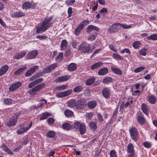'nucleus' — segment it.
<instances>
[{"instance_id":"obj_2","label":"nucleus","mask_w":157,"mask_h":157,"mask_svg":"<svg viewBox=\"0 0 157 157\" xmlns=\"http://www.w3.org/2000/svg\"><path fill=\"white\" fill-rule=\"evenodd\" d=\"M53 18L50 17L45 19L39 25L36 29V32L38 33L45 32L51 26L52 23L51 21Z\"/></svg>"},{"instance_id":"obj_12","label":"nucleus","mask_w":157,"mask_h":157,"mask_svg":"<svg viewBox=\"0 0 157 157\" xmlns=\"http://www.w3.org/2000/svg\"><path fill=\"white\" fill-rule=\"evenodd\" d=\"M70 78L71 76L69 75L60 76L56 78L55 80V82H61L67 81Z\"/></svg>"},{"instance_id":"obj_1","label":"nucleus","mask_w":157,"mask_h":157,"mask_svg":"<svg viewBox=\"0 0 157 157\" xmlns=\"http://www.w3.org/2000/svg\"><path fill=\"white\" fill-rule=\"evenodd\" d=\"M53 18L50 17L45 19L39 25L36 29V32L38 33L45 32L51 26L52 23L51 21Z\"/></svg>"},{"instance_id":"obj_13","label":"nucleus","mask_w":157,"mask_h":157,"mask_svg":"<svg viewBox=\"0 0 157 157\" xmlns=\"http://www.w3.org/2000/svg\"><path fill=\"white\" fill-rule=\"evenodd\" d=\"M22 84V83L21 82L14 83L10 86L9 90L11 91H13L19 88L21 86Z\"/></svg>"},{"instance_id":"obj_60","label":"nucleus","mask_w":157,"mask_h":157,"mask_svg":"<svg viewBox=\"0 0 157 157\" xmlns=\"http://www.w3.org/2000/svg\"><path fill=\"white\" fill-rule=\"evenodd\" d=\"M93 114L94 113H87L86 114V116L87 118L90 119L92 118Z\"/></svg>"},{"instance_id":"obj_19","label":"nucleus","mask_w":157,"mask_h":157,"mask_svg":"<svg viewBox=\"0 0 157 157\" xmlns=\"http://www.w3.org/2000/svg\"><path fill=\"white\" fill-rule=\"evenodd\" d=\"M9 66L5 65L2 67L0 69V76L3 75L8 71L9 69Z\"/></svg>"},{"instance_id":"obj_10","label":"nucleus","mask_w":157,"mask_h":157,"mask_svg":"<svg viewBox=\"0 0 157 157\" xmlns=\"http://www.w3.org/2000/svg\"><path fill=\"white\" fill-rule=\"evenodd\" d=\"M86 105L85 100L84 99H80L76 102V107L79 109L84 108Z\"/></svg>"},{"instance_id":"obj_56","label":"nucleus","mask_w":157,"mask_h":157,"mask_svg":"<svg viewBox=\"0 0 157 157\" xmlns=\"http://www.w3.org/2000/svg\"><path fill=\"white\" fill-rule=\"evenodd\" d=\"M75 2V0H67L65 1V4L68 6L71 5Z\"/></svg>"},{"instance_id":"obj_25","label":"nucleus","mask_w":157,"mask_h":157,"mask_svg":"<svg viewBox=\"0 0 157 157\" xmlns=\"http://www.w3.org/2000/svg\"><path fill=\"white\" fill-rule=\"evenodd\" d=\"M127 152L128 153H135L134 146L132 144H129L127 146Z\"/></svg>"},{"instance_id":"obj_49","label":"nucleus","mask_w":157,"mask_h":157,"mask_svg":"<svg viewBox=\"0 0 157 157\" xmlns=\"http://www.w3.org/2000/svg\"><path fill=\"white\" fill-rule=\"evenodd\" d=\"M63 57V54L62 52L60 53L56 58V60L59 61H61Z\"/></svg>"},{"instance_id":"obj_23","label":"nucleus","mask_w":157,"mask_h":157,"mask_svg":"<svg viewBox=\"0 0 157 157\" xmlns=\"http://www.w3.org/2000/svg\"><path fill=\"white\" fill-rule=\"evenodd\" d=\"M108 71V68L106 67L101 69L98 72V74L99 75H103L106 74Z\"/></svg>"},{"instance_id":"obj_38","label":"nucleus","mask_w":157,"mask_h":157,"mask_svg":"<svg viewBox=\"0 0 157 157\" xmlns=\"http://www.w3.org/2000/svg\"><path fill=\"white\" fill-rule=\"evenodd\" d=\"M89 126L92 130H95L97 128V125L94 122H91L89 124Z\"/></svg>"},{"instance_id":"obj_11","label":"nucleus","mask_w":157,"mask_h":157,"mask_svg":"<svg viewBox=\"0 0 157 157\" xmlns=\"http://www.w3.org/2000/svg\"><path fill=\"white\" fill-rule=\"evenodd\" d=\"M57 64L56 63H53L51 65L44 68L43 71V73H48L55 69L57 67Z\"/></svg>"},{"instance_id":"obj_45","label":"nucleus","mask_w":157,"mask_h":157,"mask_svg":"<svg viewBox=\"0 0 157 157\" xmlns=\"http://www.w3.org/2000/svg\"><path fill=\"white\" fill-rule=\"evenodd\" d=\"M134 101L132 100L127 101L125 104V106L126 107H131V105L134 104Z\"/></svg>"},{"instance_id":"obj_62","label":"nucleus","mask_w":157,"mask_h":157,"mask_svg":"<svg viewBox=\"0 0 157 157\" xmlns=\"http://www.w3.org/2000/svg\"><path fill=\"white\" fill-rule=\"evenodd\" d=\"M144 146L147 148L150 147L152 145L151 143L148 142H145L144 143Z\"/></svg>"},{"instance_id":"obj_18","label":"nucleus","mask_w":157,"mask_h":157,"mask_svg":"<svg viewBox=\"0 0 157 157\" xmlns=\"http://www.w3.org/2000/svg\"><path fill=\"white\" fill-rule=\"evenodd\" d=\"M25 15L24 12L20 11H18L16 12H14L11 14V16L13 17H23Z\"/></svg>"},{"instance_id":"obj_57","label":"nucleus","mask_w":157,"mask_h":157,"mask_svg":"<svg viewBox=\"0 0 157 157\" xmlns=\"http://www.w3.org/2000/svg\"><path fill=\"white\" fill-rule=\"evenodd\" d=\"M89 21L88 20H86L80 23L84 27H85V25H87L89 24Z\"/></svg>"},{"instance_id":"obj_55","label":"nucleus","mask_w":157,"mask_h":157,"mask_svg":"<svg viewBox=\"0 0 157 157\" xmlns=\"http://www.w3.org/2000/svg\"><path fill=\"white\" fill-rule=\"evenodd\" d=\"M146 49L145 48H143L140 51V54L143 56H145L146 54Z\"/></svg>"},{"instance_id":"obj_6","label":"nucleus","mask_w":157,"mask_h":157,"mask_svg":"<svg viewBox=\"0 0 157 157\" xmlns=\"http://www.w3.org/2000/svg\"><path fill=\"white\" fill-rule=\"evenodd\" d=\"M18 115L15 114L8 121L6 122V124L8 126H12L16 124L18 119Z\"/></svg>"},{"instance_id":"obj_44","label":"nucleus","mask_w":157,"mask_h":157,"mask_svg":"<svg viewBox=\"0 0 157 157\" xmlns=\"http://www.w3.org/2000/svg\"><path fill=\"white\" fill-rule=\"evenodd\" d=\"M113 57L115 59H118L119 60H123V57L120 56V55L117 53H113Z\"/></svg>"},{"instance_id":"obj_21","label":"nucleus","mask_w":157,"mask_h":157,"mask_svg":"<svg viewBox=\"0 0 157 157\" xmlns=\"http://www.w3.org/2000/svg\"><path fill=\"white\" fill-rule=\"evenodd\" d=\"M83 28L84 27L83 26L80 24L75 30V35L77 36H78L80 34V32Z\"/></svg>"},{"instance_id":"obj_5","label":"nucleus","mask_w":157,"mask_h":157,"mask_svg":"<svg viewBox=\"0 0 157 157\" xmlns=\"http://www.w3.org/2000/svg\"><path fill=\"white\" fill-rule=\"evenodd\" d=\"M32 124L33 122L31 121L28 126L25 127V126L24 125H20V129L17 130V133L18 134H21L28 131L32 126Z\"/></svg>"},{"instance_id":"obj_14","label":"nucleus","mask_w":157,"mask_h":157,"mask_svg":"<svg viewBox=\"0 0 157 157\" xmlns=\"http://www.w3.org/2000/svg\"><path fill=\"white\" fill-rule=\"evenodd\" d=\"M102 93L103 96L105 98H109L110 96V90L108 87H106L103 88L102 90Z\"/></svg>"},{"instance_id":"obj_58","label":"nucleus","mask_w":157,"mask_h":157,"mask_svg":"<svg viewBox=\"0 0 157 157\" xmlns=\"http://www.w3.org/2000/svg\"><path fill=\"white\" fill-rule=\"evenodd\" d=\"M81 124H80L77 121L74 123L73 126L75 129H78L79 128Z\"/></svg>"},{"instance_id":"obj_3","label":"nucleus","mask_w":157,"mask_h":157,"mask_svg":"<svg viewBox=\"0 0 157 157\" xmlns=\"http://www.w3.org/2000/svg\"><path fill=\"white\" fill-rule=\"evenodd\" d=\"M131 27V25H128L125 24H120L119 23L113 24L109 29V31L110 33H116L118 31L119 29L122 27L124 29H129Z\"/></svg>"},{"instance_id":"obj_63","label":"nucleus","mask_w":157,"mask_h":157,"mask_svg":"<svg viewBox=\"0 0 157 157\" xmlns=\"http://www.w3.org/2000/svg\"><path fill=\"white\" fill-rule=\"evenodd\" d=\"M33 73V72L31 71L30 69L28 70V71L25 73V76L26 77H28L31 75Z\"/></svg>"},{"instance_id":"obj_33","label":"nucleus","mask_w":157,"mask_h":157,"mask_svg":"<svg viewBox=\"0 0 157 157\" xmlns=\"http://www.w3.org/2000/svg\"><path fill=\"white\" fill-rule=\"evenodd\" d=\"M113 81V78L111 77H107L104 78L102 82L105 84H109L112 82Z\"/></svg>"},{"instance_id":"obj_53","label":"nucleus","mask_w":157,"mask_h":157,"mask_svg":"<svg viewBox=\"0 0 157 157\" xmlns=\"http://www.w3.org/2000/svg\"><path fill=\"white\" fill-rule=\"evenodd\" d=\"M110 157H117V155L116 151L114 150H111L109 153Z\"/></svg>"},{"instance_id":"obj_51","label":"nucleus","mask_w":157,"mask_h":157,"mask_svg":"<svg viewBox=\"0 0 157 157\" xmlns=\"http://www.w3.org/2000/svg\"><path fill=\"white\" fill-rule=\"evenodd\" d=\"M55 120L52 118L49 117L47 120V122L49 125H52L55 122Z\"/></svg>"},{"instance_id":"obj_54","label":"nucleus","mask_w":157,"mask_h":157,"mask_svg":"<svg viewBox=\"0 0 157 157\" xmlns=\"http://www.w3.org/2000/svg\"><path fill=\"white\" fill-rule=\"evenodd\" d=\"M140 44V43L139 41H136L133 43L132 45L135 49H137L139 47Z\"/></svg>"},{"instance_id":"obj_27","label":"nucleus","mask_w":157,"mask_h":157,"mask_svg":"<svg viewBox=\"0 0 157 157\" xmlns=\"http://www.w3.org/2000/svg\"><path fill=\"white\" fill-rule=\"evenodd\" d=\"M111 69L114 73L117 75H121L122 74V71L118 68L112 67Z\"/></svg>"},{"instance_id":"obj_61","label":"nucleus","mask_w":157,"mask_h":157,"mask_svg":"<svg viewBox=\"0 0 157 157\" xmlns=\"http://www.w3.org/2000/svg\"><path fill=\"white\" fill-rule=\"evenodd\" d=\"M121 53L124 54L125 52L126 53H128L129 54L130 53V52L128 48H125L122 50L121 51Z\"/></svg>"},{"instance_id":"obj_17","label":"nucleus","mask_w":157,"mask_h":157,"mask_svg":"<svg viewBox=\"0 0 157 157\" xmlns=\"http://www.w3.org/2000/svg\"><path fill=\"white\" fill-rule=\"evenodd\" d=\"M26 54V52L25 51H22L19 52L13 56V58L15 59H19L22 58Z\"/></svg>"},{"instance_id":"obj_35","label":"nucleus","mask_w":157,"mask_h":157,"mask_svg":"<svg viewBox=\"0 0 157 157\" xmlns=\"http://www.w3.org/2000/svg\"><path fill=\"white\" fill-rule=\"evenodd\" d=\"M137 119L139 123L141 124H144L145 121L144 118L141 114L138 115Z\"/></svg>"},{"instance_id":"obj_30","label":"nucleus","mask_w":157,"mask_h":157,"mask_svg":"<svg viewBox=\"0 0 157 157\" xmlns=\"http://www.w3.org/2000/svg\"><path fill=\"white\" fill-rule=\"evenodd\" d=\"M67 47V42L65 40H63L61 43V50H65Z\"/></svg>"},{"instance_id":"obj_40","label":"nucleus","mask_w":157,"mask_h":157,"mask_svg":"<svg viewBox=\"0 0 157 157\" xmlns=\"http://www.w3.org/2000/svg\"><path fill=\"white\" fill-rule=\"evenodd\" d=\"M56 135V132L53 131H50L48 132L46 136L49 138H53Z\"/></svg>"},{"instance_id":"obj_8","label":"nucleus","mask_w":157,"mask_h":157,"mask_svg":"<svg viewBox=\"0 0 157 157\" xmlns=\"http://www.w3.org/2000/svg\"><path fill=\"white\" fill-rule=\"evenodd\" d=\"M36 5L32 2H25L22 5V8L23 10H28L35 7Z\"/></svg>"},{"instance_id":"obj_52","label":"nucleus","mask_w":157,"mask_h":157,"mask_svg":"<svg viewBox=\"0 0 157 157\" xmlns=\"http://www.w3.org/2000/svg\"><path fill=\"white\" fill-rule=\"evenodd\" d=\"M145 69V67L143 66L137 68L135 69L134 70V72L135 73H138L140 72Z\"/></svg>"},{"instance_id":"obj_26","label":"nucleus","mask_w":157,"mask_h":157,"mask_svg":"<svg viewBox=\"0 0 157 157\" xmlns=\"http://www.w3.org/2000/svg\"><path fill=\"white\" fill-rule=\"evenodd\" d=\"M141 109L143 112L146 115L148 113V107L145 104L143 103L141 106Z\"/></svg>"},{"instance_id":"obj_46","label":"nucleus","mask_w":157,"mask_h":157,"mask_svg":"<svg viewBox=\"0 0 157 157\" xmlns=\"http://www.w3.org/2000/svg\"><path fill=\"white\" fill-rule=\"evenodd\" d=\"M83 88L80 86H77L74 89L73 91L75 92H78L81 91Z\"/></svg>"},{"instance_id":"obj_48","label":"nucleus","mask_w":157,"mask_h":157,"mask_svg":"<svg viewBox=\"0 0 157 157\" xmlns=\"http://www.w3.org/2000/svg\"><path fill=\"white\" fill-rule=\"evenodd\" d=\"M4 103L6 105H10L12 103V100L10 98H6L4 100Z\"/></svg>"},{"instance_id":"obj_36","label":"nucleus","mask_w":157,"mask_h":157,"mask_svg":"<svg viewBox=\"0 0 157 157\" xmlns=\"http://www.w3.org/2000/svg\"><path fill=\"white\" fill-rule=\"evenodd\" d=\"M65 116L68 117H71L73 116V112L69 109H67L64 112Z\"/></svg>"},{"instance_id":"obj_28","label":"nucleus","mask_w":157,"mask_h":157,"mask_svg":"<svg viewBox=\"0 0 157 157\" xmlns=\"http://www.w3.org/2000/svg\"><path fill=\"white\" fill-rule=\"evenodd\" d=\"M68 106L71 108H73L75 106H76V102L74 99H71L67 102Z\"/></svg>"},{"instance_id":"obj_37","label":"nucleus","mask_w":157,"mask_h":157,"mask_svg":"<svg viewBox=\"0 0 157 157\" xmlns=\"http://www.w3.org/2000/svg\"><path fill=\"white\" fill-rule=\"evenodd\" d=\"M67 87V85H63L59 86L56 87L55 88V90H63L66 89Z\"/></svg>"},{"instance_id":"obj_34","label":"nucleus","mask_w":157,"mask_h":157,"mask_svg":"<svg viewBox=\"0 0 157 157\" xmlns=\"http://www.w3.org/2000/svg\"><path fill=\"white\" fill-rule=\"evenodd\" d=\"M26 68V66H25L22 68H19L14 72V74L16 75H19L22 73Z\"/></svg>"},{"instance_id":"obj_7","label":"nucleus","mask_w":157,"mask_h":157,"mask_svg":"<svg viewBox=\"0 0 157 157\" xmlns=\"http://www.w3.org/2000/svg\"><path fill=\"white\" fill-rule=\"evenodd\" d=\"M90 49V46L88 44H82L78 48V50H81L84 53H89Z\"/></svg>"},{"instance_id":"obj_42","label":"nucleus","mask_w":157,"mask_h":157,"mask_svg":"<svg viewBox=\"0 0 157 157\" xmlns=\"http://www.w3.org/2000/svg\"><path fill=\"white\" fill-rule=\"evenodd\" d=\"M97 33H96L94 34H90L88 37V40L91 41H93L95 39Z\"/></svg>"},{"instance_id":"obj_31","label":"nucleus","mask_w":157,"mask_h":157,"mask_svg":"<svg viewBox=\"0 0 157 157\" xmlns=\"http://www.w3.org/2000/svg\"><path fill=\"white\" fill-rule=\"evenodd\" d=\"M102 65V63L100 62H98L93 64L91 67V69L94 70L101 67Z\"/></svg>"},{"instance_id":"obj_22","label":"nucleus","mask_w":157,"mask_h":157,"mask_svg":"<svg viewBox=\"0 0 157 157\" xmlns=\"http://www.w3.org/2000/svg\"><path fill=\"white\" fill-rule=\"evenodd\" d=\"M147 99L148 101L151 104H154L155 103L156 99L155 96L154 95H151L147 96Z\"/></svg>"},{"instance_id":"obj_39","label":"nucleus","mask_w":157,"mask_h":157,"mask_svg":"<svg viewBox=\"0 0 157 157\" xmlns=\"http://www.w3.org/2000/svg\"><path fill=\"white\" fill-rule=\"evenodd\" d=\"M51 116L50 113L48 112H45L43 113L40 117V120H42L46 119L48 117Z\"/></svg>"},{"instance_id":"obj_43","label":"nucleus","mask_w":157,"mask_h":157,"mask_svg":"<svg viewBox=\"0 0 157 157\" xmlns=\"http://www.w3.org/2000/svg\"><path fill=\"white\" fill-rule=\"evenodd\" d=\"M95 79L94 77H92L87 80L86 83L87 85H90L94 82Z\"/></svg>"},{"instance_id":"obj_29","label":"nucleus","mask_w":157,"mask_h":157,"mask_svg":"<svg viewBox=\"0 0 157 157\" xmlns=\"http://www.w3.org/2000/svg\"><path fill=\"white\" fill-rule=\"evenodd\" d=\"M97 105V102L96 101H91L87 103V106L90 109H93Z\"/></svg>"},{"instance_id":"obj_20","label":"nucleus","mask_w":157,"mask_h":157,"mask_svg":"<svg viewBox=\"0 0 157 157\" xmlns=\"http://www.w3.org/2000/svg\"><path fill=\"white\" fill-rule=\"evenodd\" d=\"M93 30H95L96 31H98L99 29L98 27L93 25H90L87 28V32L90 33Z\"/></svg>"},{"instance_id":"obj_32","label":"nucleus","mask_w":157,"mask_h":157,"mask_svg":"<svg viewBox=\"0 0 157 157\" xmlns=\"http://www.w3.org/2000/svg\"><path fill=\"white\" fill-rule=\"evenodd\" d=\"M77 68V66L75 63H71L68 66V69L69 71H73L75 70Z\"/></svg>"},{"instance_id":"obj_41","label":"nucleus","mask_w":157,"mask_h":157,"mask_svg":"<svg viewBox=\"0 0 157 157\" xmlns=\"http://www.w3.org/2000/svg\"><path fill=\"white\" fill-rule=\"evenodd\" d=\"M147 39L148 40H157V34H153L148 36Z\"/></svg>"},{"instance_id":"obj_15","label":"nucleus","mask_w":157,"mask_h":157,"mask_svg":"<svg viewBox=\"0 0 157 157\" xmlns=\"http://www.w3.org/2000/svg\"><path fill=\"white\" fill-rule=\"evenodd\" d=\"M38 54V52L36 50H33L30 52L26 55L27 58L29 59L35 58Z\"/></svg>"},{"instance_id":"obj_64","label":"nucleus","mask_w":157,"mask_h":157,"mask_svg":"<svg viewBox=\"0 0 157 157\" xmlns=\"http://www.w3.org/2000/svg\"><path fill=\"white\" fill-rule=\"evenodd\" d=\"M109 48L112 50V51L115 52H117V50L116 48H115V47L112 44H109Z\"/></svg>"},{"instance_id":"obj_16","label":"nucleus","mask_w":157,"mask_h":157,"mask_svg":"<svg viewBox=\"0 0 157 157\" xmlns=\"http://www.w3.org/2000/svg\"><path fill=\"white\" fill-rule=\"evenodd\" d=\"M45 86V84L44 83H42L35 86L32 89V91L33 92H36L44 88Z\"/></svg>"},{"instance_id":"obj_4","label":"nucleus","mask_w":157,"mask_h":157,"mask_svg":"<svg viewBox=\"0 0 157 157\" xmlns=\"http://www.w3.org/2000/svg\"><path fill=\"white\" fill-rule=\"evenodd\" d=\"M130 136L132 140L136 141L138 139L139 133L135 127H132L129 130Z\"/></svg>"},{"instance_id":"obj_47","label":"nucleus","mask_w":157,"mask_h":157,"mask_svg":"<svg viewBox=\"0 0 157 157\" xmlns=\"http://www.w3.org/2000/svg\"><path fill=\"white\" fill-rule=\"evenodd\" d=\"M62 127L64 129L67 130H69L71 128L70 125L68 123H65L63 124Z\"/></svg>"},{"instance_id":"obj_50","label":"nucleus","mask_w":157,"mask_h":157,"mask_svg":"<svg viewBox=\"0 0 157 157\" xmlns=\"http://www.w3.org/2000/svg\"><path fill=\"white\" fill-rule=\"evenodd\" d=\"M47 102V101L44 99H42L41 100L39 103L38 105V107L40 108L42 106H43Z\"/></svg>"},{"instance_id":"obj_59","label":"nucleus","mask_w":157,"mask_h":157,"mask_svg":"<svg viewBox=\"0 0 157 157\" xmlns=\"http://www.w3.org/2000/svg\"><path fill=\"white\" fill-rule=\"evenodd\" d=\"M42 74H39L37 75L36 76H32L31 78H30L29 81H31L34 80L36 78L39 77L40 76H42Z\"/></svg>"},{"instance_id":"obj_24","label":"nucleus","mask_w":157,"mask_h":157,"mask_svg":"<svg viewBox=\"0 0 157 157\" xmlns=\"http://www.w3.org/2000/svg\"><path fill=\"white\" fill-rule=\"evenodd\" d=\"M79 128L80 133L81 135L85 133L86 130V125L84 123L81 124Z\"/></svg>"},{"instance_id":"obj_9","label":"nucleus","mask_w":157,"mask_h":157,"mask_svg":"<svg viewBox=\"0 0 157 157\" xmlns=\"http://www.w3.org/2000/svg\"><path fill=\"white\" fill-rule=\"evenodd\" d=\"M72 92V90L70 89L66 91L60 92L56 94V96L59 98L65 97L70 95Z\"/></svg>"}]
</instances>
